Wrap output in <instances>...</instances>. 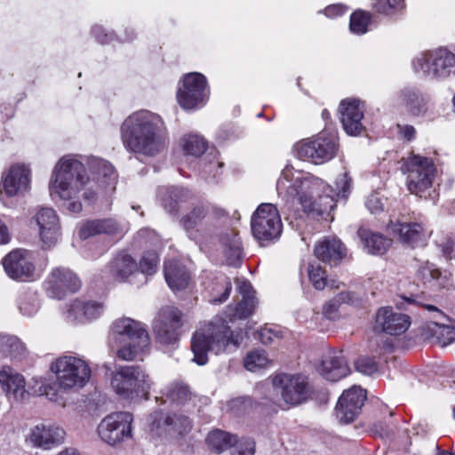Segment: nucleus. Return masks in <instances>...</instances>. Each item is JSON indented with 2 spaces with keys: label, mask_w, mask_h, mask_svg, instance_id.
Instances as JSON below:
<instances>
[{
  "label": "nucleus",
  "mask_w": 455,
  "mask_h": 455,
  "mask_svg": "<svg viewBox=\"0 0 455 455\" xmlns=\"http://www.w3.org/2000/svg\"><path fill=\"white\" fill-rule=\"evenodd\" d=\"M117 175L102 159L91 163L88 173L78 156H63L55 164L49 182L50 196L60 199L108 197L116 190Z\"/></svg>",
  "instance_id": "f257e3e1"
},
{
  "label": "nucleus",
  "mask_w": 455,
  "mask_h": 455,
  "mask_svg": "<svg viewBox=\"0 0 455 455\" xmlns=\"http://www.w3.org/2000/svg\"><path fill=\"white\" fill-rule=\"evenodd\" d=\"M124 146L131 152L156 156L167 148L168 132L163 118L151 111L132 113L121 125Z\"/></svg>",
  "instance_id": "f03ea898"
},
{
  "label": "nucleus",
  "mask_w": 455,
  "mask_h": 455,
  "mask_svg": "<svg viewBox=\"0 0 455 455\" xmlns=\"http://www.w3.org/2000/svg\"><path fill=\"white\" fill-rule=\"evenodd\" d=\"M353 189L352 179L347 172L339 175L335 188H331L324 180L310 173L295 170L287 164L281 172L276 182V191L279 197L283 199H312L323 196L333 199L347 198Z\"/></svg>",
  "instance_id": "7ed1b4c3"
},
{
  "label": "nucleus",
  "mask_w": 455,
  "mask_h": 455,
  "mask_svg": "<svg viewBox=\"0 0 455 455\" xmlns=\"http://www.w3.org/2000/svg\"><path fill=\"white\" fill-rule=\"evenodd\" d=\"M243 339L240 332L233 331L226 320L216 318L200 327L191 339L193 361L199 365L207 363L208 353L216 355L235 350Z\"/></svg>",
  "instance_id": "20e7f679"
},
{
  "label": "nucleus",
  "mask_w": 455,
  "mask_h": 455,
  "mask_svg": "<svg viewBox=\"0 0 455 455\" xmlns=\"http://www.w3.org/2000/svg\"><path fill=\"white\" fill-rule=\"evenodd\" d=\"M108 345L124 361H133L149 347V336L143 323L129 317L116 320L108 335Z\"/></svg>",
  "instance_id": "39448f33"
},
{
  "label": "nucleus",
  "mask_w": 455,
  "mask_h": 455,
  "mask_svg": "<svg viewBox=\"0 0 455 455\" xmlns=\"http://www.w3.org/2000/svg\"><path fill=\"white\" fill-rule=\"evenodd\" d=\"M151 384L149 375L139 365L119 366L111 374V387L117 395L127 400L146 396Z\"/></svg>",
  "instance_id": "423d86ee"
},
{
  "label": "nucleus",
  "mask_w": 455,
  "mask_h": 455,
  "mask_svg": "<svg viewBox=\"0 0 455 455\" xmlns=\"http://www.w3.org/2000/svg\"><path fill=\"white\" fill-rule=\"evenodd\" d=\"M402 170L407 174V189L419 197L432 187L437 172L432 158L414 153L403 159Z\"/></svg>",
  "instance_id": "0eeeda50"
},
{
  "label": "nucleus",
  "mask_w": 455,
  "mask_h": 455,
  "mask_svg": "<svg viewBox=\"0 0 455 455\" xmlns=\"http://www.w3.org/2000/svg\"><path fill=\"white\" fill-rule=\"evenodd\" d=\"M58 387L65 391L83 388L90 380L92 371L88 363L77 356L63 355L51 366Z\"/></svg>",
  "instance_id": "6e6552de"
},
{
  "label": "nucleus",
  "mask_w": 455,
  "mask_h": 455,
  "mask_svg": "<svg viewBox=\"0 0 455 455\" xmlns=\"http://www.w3.org/2000/svg\"><path fill=\"white\" fill-rule=\"evenodd\" d=\"M251 227L254 238L261 245L276 241L283 230L276 206L270 203L259 204L251 216Z\"/></svg>",
  "instance_id": "1a4fd4ad"
},
{
  "label": "nucleus",
  "mask_w": 455,
  "mask_h": 455,
  "mask_svg": "<svg viewBox=\"0 0 455 455\" xmlns=\"http://www.w3.org/2000/svg\"><path fill=\"white\" fill-rule=\"evenodd\" d=\"M296 155L299 159L315 164H322L331 160L339 148L338 138L334 133L321 132L296 143Z\"/></svg>",
  "instance_id": "9d476101"
},
{
  "label": "nucleus",
  "mask_w": 455,
  "mask_h": 455,
  "mask_svg": "<svg viewBox=\"0 0 455 455\" xmlns=\"http://www.w3.org/2000/svg\"><path fill=\"white\" fill-rule=\"evenodd\" d=\"M415 72L438 78H446L455 74V53L447 48H439L434 52L421 54L412 60Z\"/></svg>",
  "instance_id": "9b49d317"
},
{
  "label": "nucleus",
  "mask_w": 455,
  "mask_h": 455,
  "mask_svg": "<svg viewBox=\"0 0 455 455\" xmlns=\"http://www.w3.org/2000/svg\"><path fill=\"white\" fill-rule=\"evenodd\" d=\"M274 391L280 395L287 405H299L311 395V387L307 377L300 374H277L272 380Z\"/></svg>",
  "instance_id": "f8f14e48"
},
{
  "label": "nucleus",
  "mask_w": 455,
  "mask_h": 455,
  "mask_svg": "<svg viewBox=\"0 0 455 455\" xmlns=\"http://www.w3.org/2000/svg\"><path fill=\"white\" fill-rule=\"evenodd\" d=\"M133 416L130 412H113L103 418L98 426L100 438L111 446H116L132 438Z\"/></svg>",
  "instance_id": "ddd939ff"
},
{
  "label": "nucleus",
  "mask_w": 455,
  "mask_h": 455,
  "mask_svg": "<svg viewBox=\"0 0 455 455\" xmlns=\"http://www.w3.org/2000/svg\"><path fill=\"white\" fill-rule=\"evenodd\" d=\"M209 95L206 77L193 72L183 76L182 86L177 92V100L184 109L192 110L204 106Z\"/></svg>",
  "instance_id": "4468645a"
},
{
  "label": "nucleus",
  "mask_w": 455,
  "mask_h": 455,
  "mask_svg": "<svg viewBox=\"0 0 455 455\" xmlns=\"http://www.w3.org/2000/svg\"><path fill=\"white\" fill-rule=\"evenodd\" d=\"M2 264L6 275L13 280L29 282L37 277L32 254L26 250L10 251L2 259Z\"/></svg>",
  "instance_id": "2eb2a0df"
},
{
  "label": "nucleus",
  "mask_w": 455,
  "mask_h": 455,
  "mask_svg": "<svg viewBox=\"0 0 455 455\" xmlns=\"http://www.w3.org/2000/svg\"><path fill=\"white\" fill-rule=\"evenodd\" d=\"M387 230L404 245L415 248L427 244L432 230L422 221H393L387 225Z\"/></svg>",
  "instance_id": "dca6fc26"
},
{
  "label": "nucleus",
  "mask_w": 455,
  "mask_h": 455,
  "mask_svg": "<svg viewBox=\"0 0 455 455\" xmlns=\"http://www.w3.org/2000/svg\"><path fill=\"white\" fill-rule=\"evenodd\" d=\"M181 313L175 307L162 308L153 322V331L157 340L163 344H172L179 337L181 327Z\"/></svg>",
  "instance_id": "f3484780"
},
{
  "label": "nucleus",
  "mask_w": 455,
  "mask_h": 455,
  "mask_svg": "<svg viewBox=\"0 0 455 455\" xmlns=\"http://www.w3.org/2000/svg\"><path fill=\"white\" fill-rule=\"evenodd\" d=\"M81 282L77 275L68 268L56 267L52 270L44 282L47 295L52 299H61L68 292L79 290Z\"/></svg>",
  "instance_id": "a211bd4d"
},
{
  "label": "nucleus",
  "mask_w": 455,
  "mask_h": 455,
  "mask_svg": "<svg viewBox=\"0 0 455 455\" xmlns=\"http://www.w3.org/2000/svg\"><path fill=\"white\" fill-rule=\"evenodd\" d=\"M30 183L31 170L25 164H14L2 176V189L8 197L24 196Z\"/></svg>",
  "instance_id": "6ab92c4d"
},
{
  "label": "nucleus",
  "mask_w": 455,
  "mask_h": 455,
  "mask_svg": "<svg viewBox=\"0 0 455 455\" xmlns=\"http://www.w3.org/2000/svg\"><path fill=\"white\" fill-rule=\"evenodd\" d=\"M34 219L44 247L47 249L53 247L61 237V226L56 212L52 208H41Z\"/></svg>",
  "instance_id": "aec40b11"
},
{
  "label": "nucleus",
  "mask_w": 455,
  "mask_h": 455,
  "mask_svg": "<svg viewBox=\"0 0 455 455\" xmlns=\"http://www.w3.org/2000/svg\"><path fill=\"white\" fill-rule=\"evenodd\" d=\"M366 399L365 390L355 386L343 392L336 406L337 418L344 423H349L360 413Z\"/></svg>",
  "instance_id": "412c9836"
},
{
  "label": "nucleus",
  "mask_w": 455,
  "mask_h": 455,
  "mask_svg": "<svg viewBox=\"0 0 455 455\" xmlns=\"http://www.w3.org/2000/svg\"><path fill=\"white\" fill-rule=\"evenodd\" d=\"M339 118L345 132L352 136L363 130V104L356 99H346L339 104Z\"/></svg>",
  "instance_id": "4be33fe9"
},
{
  "label": "nucleus",
  "mask_w": 455,
  "mask_h": 455,
  "mask_svg": "<svg viewBox=\"0 0 455 455\" xmlns=\"http://www.w3.org/2000/svg\"><path fill=\"white\" fill-rule=\"evenodd\" d=\"M411 324L407 315L395 312L392 307H380L376 314V328L389 335L404 333Z\"/></svg>",
  "instance_id": "5701e85b"
},
{
  "label": "nucleus",
  "mask_w": 455,
  "mask_h": 455,
  "mask_svg": "<svg viewBox=\"0 0 455 455\" xmlns=\"http://www.w3.org/2000/svg\"><path fill=\"white\" fill-rule=\"evenodd\" d=\"M65 435L55 424H40L31 429L28 440L34 446L48 450L63 443Z\"/></svg>",
  "instance_id": "b1692460"
},
{
  "label": "nucleus",
  "mask_w": 455,
  "mask_h": 455,
  "mask_svg": "<svg viewBox=\"0 0 455 455\" xmlns=\"http://www.w3.org/2000/svg\"><path fill=\"white\" fill-rule=\"evenodd\" d=\"M397 104L406 112L414 116H420L428 109V98L419 89L406 86L397 92Z\"/></svg>",
  "instance_id": "393cba45"
},
{
  "label": "nucleus",
  "mask_w": 455,
  "mask_h": 455,
  "mask_svg": "<svg viewBox=\"0 0 455 455\" xmlns=\"http://www.w3.org/2000/svg\"><path fill=\"white\" fill-rule=\"evenodd\" d=\"M104 312L103 303L97 300L76 299L68 308L67 318L73 323H86L99 318Z\"/></svg>",
  "instance_id": "a878e982"
},
{
  "label": "nucleus",
  "mask_w": 455,
  "mask_h": 455,
  "mask_svg": "<svg viewBox=\"0 0 455 455\" xmlns=\"http://www.w3.org/2000/svg\"><path fill=\"white\" fill-rule=\"evenodd\" d=\"M0 384L9 400L21 402L27 395L24 377L10 366L0 371Z\"/></svg>",
  "instance_id": "bb28decb"
},
{
  "label": "nucleus",
  "mask_w": 455,
  "mask_h": 455,
  "mask_svg": "<svg viewBox=\"0 0 455 455\" xmlns=\"http://www.w3.org/2000/svg\"><path fill=\"white\" fill-rule=\"evenodd\" d=\"M153 429L164 428L168 434L181 435L191 429V421L188 416L183 414H164L162 412H155L151 415Z\"/></svg>",
  "instance_id": "cd10ccee"
},
{
  "label": "nucleus",
  "mask_w": 455,
  "mask_h": 455,
  "mask_svg": "<svg viewBox=\"0 0 455 455\" xmlns=\"http://www.w3.org/2000/svg\"><path fill=\"white\" fill-rule=\"evenodd\" d=\"M318 371L327 380L338 381L346 377L350 369L341 352H331L323 357Z\"/></svg>",
  "instance_id": "c85d7f7f"
},
{
  "label": "nucleus",
  "mask_w": 455,
  "mask_h": 455,
  "mask_svg": "<svg viewBox=\"0 0 455 455\" xmlns=\"http://www.w3.org/2000/svg\"><path fill=\"white\" fill-rule=\"evenodd\" d=\"M357 235L363 246V250L369 254L382 255L386 253L392 245L391 239L364 227L358 228Z\"/></svg>",
  "instance_id": "c756f323"
},
{
  "label": "nucleus",
  "mask_w": 455,
  "mask_h": 455,
  "mask_svg": "<svg viewBox=\"0 0 455 455\" xmlns=\"http://www.w3.org/2000/svg\"><path fill=\"white\" fill-rule=\"evenodd\" d=\"M346 247L337 238H324L319 241L314 249L315 257L326 263L336 264L346 255Z\"/></svg>",
  "instance_id": "7c9ffc66"
},
{
  "label": "nucleus",
  "mask_w": 455,
  "mask_h": 455,
  "mask_svg": "<svg viewBox=\"0 0 455 455\" xmlns=\"http://www.w3.org/2000/svg\"><path fill=\"white\" fill-rule=\"evenodd\" d=\"M138 264L126 253L117 254L108 265L107 271L111 278L124 282L138 271Z\"/></svg>",
  "instance_id": "2f4dec72"
},
{
  "label": "nucleus",
  "mask_w": 455,
  "mask_h": 455,
  "mask_svg": "<svg viewBox=\"0 0 455 455\" xmlns=\"http://www.w3.org/2000/svg\"><path fill=\"white\" fill-rule=\"evenodd\" d=\"M220 244L226 262L229 266H238L243 257L241 239L234 230L228 231L220 236Z\"/></svg>",
  "instance_id": "473e14b6"
},
{
  "label": "nucleus",
  "mask_w": 455,
  "mask_h": 455,
  "mask_svg": "<svg viewBox=\"0 0 455 455\" xmlns=\"http://www.w3.org/2000/svg\"><path fill=\"white\" fill-rule=\"evenodd\" d=\"M164 277L169 287L173 291L187 288L190 275L186 267L178 260H169L164 264Z\"/></svg>",
  "instance_id": "72a5a7b5"
},
{
  "label": "nucleus",
  "mask_w": 455,
  "mask_h": 455,
  "mask_svg": "<svg viewBox=\"0 0 455 455\" xmlns=\"http://www.w3.org/2000/svg\"><path fill=\"white\" fill-rule=\"evenodd\" d=\"M119 233H121V229L118 223L111 219L86 221L81 225L78 230L81 239H87L100 234L116 235Z\"/></svg>",
  "instance_id": "f704fd0d"
},
{
  "label": "nucleus",
  "mask_w": 455,
  "mask_h": 455,
  "mask_svg": "<svg viewBox=\"0 0 455 455\" xmlns=\"http://www.w3.org/2000/svg\"><path fill=\"white\" fill-rule=\"evenodd\" d=\"M191 397L192 394L187 385L181 382H173L162 391L159 398L163 403L181 406L189 402Z\"/></svg>",
  "instance_id": "c9c22d12"
},
{
  "label": "nucleus",
  "mask_w": 455,
  "mask_h": 455,
  "mask_svg": "<svg viewBox=\"0 0 455 455\" xmlns=\"http://www.w3.org/2000/svg\"><path fill=\"white\" fill-rule=\"evenodd\" d=\"M236 441V435L220 429L212 430L205 439L209 449L216 453H221L229 449Z\"/></svg>",
  "instance_id": "e433bc0d"
},
{
  "label": "nucleus",
  "mask_w": 455,
  "mask_h": 455,
  "mask_svg": "<svg viewBox=\"0 0 455 455\" xmlns=\"http://www.w3.org/2000/svg\"><path fill=\"white\" fill-rule=\"evenodd\" d=\"M17 306L23 316L32 317L41 308V299L36 291H28L19 296Z\"/></svg>",
  "instance_id": "4c0bfd02"
},
{
  "label": "nucleus",
  "mask_w": 455,
  "mask_h": 455,
  "mask_svg": "<svg viewBox=\"0 0 455 455\" xmlns=\"http://www.w3.org/2000/svg\"><path fill=\"white\" fill-rule=\"evenodd\" d=\"M232 290L230 279L225 275L218 276L209 287L210 301L212 303H222L226 301Z\"/></svg>",
  "instance_id": "58836bf2"
},
{
  "label": "nucleus",
  "mask_w": 455,
  "mask_h": 455,
  "mask_svg": "<svg viewBox=\"0 0 455 455\" xmlns=\"http://www.w3.org/2000/svg\"><path fill=\"white\" fill-rule=\"evenodd\" d=\"M0 353L5 357L17 359L26 353V347L15 336H0Z\"/></svg>",
  "instance_id": "ea45409f"
},
{
  "label": "nucleus",
  "mask_w": 455,
  "mask_h": 455,
  "mask_svg": "<svg viewBox=\"0 0 455 455\" xmlns=\"http://www.w3.org/2000/svg\"><path fill=\"white\" fill-rule=\"evenodd\" d=\"M308 277L316 290H323L326 286L332 289H339L341 283L336 280H328L325 270L320 265H310L308 267Z\"/></svg>",
  "instance_id": "a19ab883"
},
{
  "label": "nucleus",
  "mask_w": 455,
  "mask_h": 455,
  "mask_svg": "<svg viewBox=\"0 0 455 455\" xmlns=\"http://www.w3.org/2000/svg\"><path fill=\"white\" fill-rule=\"evenodd\" d=\"M427 331L443 347L451 344L455 339V329L443 322H431L427 325Z\"/></svg>",
  "instance_id": "79ce46f5"
},
{
  "label": "nucleus",
  "mask_w": 455,
  "mask_h": 455,
  "mask_svg": "<svg viewBox=\"0 0 455 455\" xmlns=\"http://www.w3.org/2000/svg\"><path fill=\"white\" fill-rule=\"evenodd\" d=\"M255 307V300L241 299L235 306H228L225 314L230 322L243 320L252 315Z\"/></svg>",
  "instance_id": "37998d69"
},
{
  "label": "nucleus",
  "mask_w": 455,
  "mask_h": 455,
  "mask_svg": "<svg viewBox=\"0 0 455 455\" xmlns=\"http://www.w3.org/2000/svg\"><path fill=\"white\" fill-rule=\"evenodd\" d=\"M182 148L187 155L198 156L205 152L207 142L198 134H188L182 139Z\"/></svg>",
  "instance_id": "c03bdc74"
},
{
  "label": "nucleus",
  "mask_w": 455,
  "mask_h": 455,
  "mask_svg": "<svg viewBox=\"0 0 455 455\" xmlns=\"http://www.w3.org/2000/svg\"><path fill=\"white\" fill-rule=\"evenodd\" d=\"M270 363L264 350H253L244 358V367L250 371H256Z\"/></svg>",
  "instance_id": "a18cd8bd"
},
{
  "label": "nucleus",
  "mask_w": 455,
  "mask_h": 455,
  "mask_svg": "<svg viewBox=\"0 0 455 455\" xmlns=\"http://www.w3.org/2000/svg\"><path fill=\"white\" fill-rule=\"evenodd\" d=\"M371 7L379 13L392 15L405 8L404 0H373Z\"/></svg>",
  "instance_id": "49530a36"
},
{
  "label": "nucleus",
  "mask_w": 455,
  "mask_h": 455,
  "mask_svg": "<svg viewBox=\"0 0 455 455\" xmlns=\"http://www.w3.org/2000/svg\"><path fill=\"white\" fill-rule=\"evenodd\" d=\"M370 20V12L362 10L355 11L350 17V30L355 34H364L367 31Z\"/></svg>",
  "instance_id": "de8ad7c7"
},
{
  "label": "nucleus",
  "mask_w": 455,
  "mask_h": 455,
  "mask_svg": "<svg viewBox=\"0 0 455 455\" xmlns=\"http://www.w3.org/2000/svg\"><path fill=\"white\" fill-rule=\"evenodd\" d=\"M201 165L202 171L206 176L216 178L218 175L221 173V169L224 166V164L222 161L219 159L217 154H209L202 161Z\"/></svg>",
  "instance_id": "09e8293b"
},
{
  "label": "nucleus",
  "mask_w": 455,
  "mask_h": 455,
  "mask_svg": "<svg viewBox=\"0 0 455 455\" xmlns=\"http://www.w3.org/2000/svg\"><path fill=\"white\" fill-rule=\"evenodd\" d=\"M190 196V191L183 187L162 186L157 189V196L161 199H180Z\"/></svg>",
  "instance_id": "8fccbe9b"
},
{
  "label": "nucleus",
  "mask_w": 455,
  "mask_h": 455,
  "mask_svg": "<svg viewBox=\"0 0 455 455\" xmlns=\"http://www.w3.org/2000/svg\"><path fill=\"white\" fill-rule=\"evenodd\" d=\"M417 275L424 283H430L439 279L441 271L435 264L426 260L419 264Z\"/></svg>",
  "instance_id": "3c124183"
},
{
  "label": "nucleus",
  "mask_w": 455,
  "mask_h": 455,
  "mask_svg": "<svg viewBox=\"0 0 455 455\" xmlns=\"http://www.w3.org/2000/svg\"><path fill=\"white\" fill-rule=\"evenodd\" d=\"M304 213L312 219L323 217L327 212V207L323 206L322 201H298Z\"/></svg>",
  "instance_id": "603ef678"
},
{
  "label": "nucleus",
  "mask_w": 455,
  "mask_h": 455,
  "mask_svg": "<svg viewBox=\"0 0 455 455\" xmlns=\"http://www.w3.org/2000/svg\"><path fill=\"white\" fill-rule=\"evenodd\" d=\"M158 262L159 258L156 251H147L140 263L141 272L146 275H153L157 269Z\"/></svg>",
  "instance_id": "864d4df0"
},
{
  "label": "nucleus",
  "mask_w": 455,
  "mask_h": 455,
  "mask_svg": "<svg viewBox=\"0 0 455 455\" xmlns=\"http://www.w3.org/2000/svg\"><path fill=\"white\" fill-rule=\"evenodd\" d=\"M229 449H231V455H254L255 442L251 439H237Z\"/></svg>",
  "instance_id": "5fc2aeb1"
},
{
  "label": "nucleus",
  "mask_w": 455,
  "mask_h": 455,
  "mask_svg": "<svg viewBox=\"0 0 455 455\" xmlns=\"http://www.w3.org/2000/svg\"><path fill=\"white\" fill-rule=\"evenodd\" d=\"M355 367L357 371L365 374L371 375L378 371V363L373 358L368 356H362L355 362Z\"/></svg>",
  "instance_id": "6e6d98bb"
},
{
  "label": "nucleus",
  "mask_w": 455,
  "mask_h": 455,
  "mask_svg": "<svg viewBox=\"0 0 455 455\" xmlns=\"http://www.w3.org/2000/svg\"><path fill=\"white\" fill-rule=\"evenodd\" d=\"M204 217V211L201 208H196L189 215L183 218L182 224L189 231L194 228L197 223Z\"/></svg>",
  "instance_id": "4d7b16f0"
},
{
  "label": "nucleus",
  "mask_w": 455,
  "mask_h": 455,
  "mask_svg": "<svg viewBox=\"0 0 455 455\" xmlns=\"http://www.w3.org/2000/svg\"><path fill=\"white\" fill-rule=\"evenodd\" d=\"M204 217V211L201 208H196L189 215L183 218L182 224L189 231L194 228L197 223Z\"/></svg>",
  "instance_id": "13d9d810"
},
{
  "label": "nucleus",
  "mask_w": 455,
  "mask_h": 455,
  "mask_svg": "<svg viewBox=\"0 0 455 455\" xmlns=\"http://www.w3.org/2000/svg\"><path fill=\"white\" fill-rule=\"evenodd\" d=\"M235 283L239 293L242 295V299L255 300L254 291L249 281L237 278Z\"/></svg>",
  "instance_id": "bf43d9fd"
},
{
  "label": "nucleus",
  "mask_w": 455,
  "mask_h": 455,
  "mask_svg": "<svg viewBox=\"0 0 455 455\" xmlns=\"http://www.w3.org/2000/svg\"><path fill=\"white\" fill-rule=\"evenodd\" d=\"M339 307V302L333 298L323 305V314L329 319H334L337 316Z\"/></svg>",
  "instance_id": "052dcab7"
},
{
  "label": "nucleus",
  "mask_w": 455,
  "mask_h": 455,
  "mask_svg": "<svg viewBox=\"0 0 455 455\" xmlns=\"http://www.w3.org/2000/svg\"><path fill=\"white\" fill-rule=\"evenodd\" d=\"M279 333L271 329H264L259 332V339L265 345L272 344L275 339H279Z\"/></svg>",
  "instance_id": "680f3d73"
},
{
  "label": "nucleus",
  "mask_w": 455,
  "mask_h": 455,
  "mask_svg": "<svg viewBox=\"0 0 455 455\" xmlns=\"http://www.w3.org/2000/svg\"><path fill=\"white\" fill-rule=\"evenodd\" d=\"M334 299L339 302V306L342 304H355L357 302V297L351 291H341L337 294Z\"/></svg>",
  "instance_id": "e2e57ef3"
},
{
  "label": "nucleus",
  "mask_w": 455,
  "mask_h": 455,
  "mask_svg": "<svg viewBox=\"0 0 455 455\" xmlns=\"http://www.w3.org/2000/svg\"><path fill=\"white\" fill-rule=\"evenodd\" d=\"M347 12V8L341 4H332L325 8L324 14L327 17L334 18L340 16Z\"/></svg>",
  "instance_id": "0e129e2a"
},
{
  "label": "nucleus",
  "mask_w": 455,
  "mask_h": 455,
  "mask_svg": "<svg viewBox=\"0 0 455 455\" xmlns=\"http://www.w3.org/2000/svg\"><path fill=\"white\" fill-rule=\"evenodd\" d=\"M442 251L443 256L446 259H455V241L451 239H448L443 245H442Z\"/></svg>",
  "instance_id": "69168bd1"
},
{
  "label": "nucleus",
  "mask_w": 455,
  "mask_h": 455,
  "mask_svg": "<svg viewBox=\"0 0 455 455\" xmlns=\"http://www.w3.org/2000/svg\"><path fill=\"white\" fill-rule=\"evenodd\" d=\"M92 33L100 44H108L111 40V35L105 33L101 27L93 28Z\"/></svg>",
  "instance_id": "338daca9"
},
{
  "label": "nucleus",
  "mask_w": 455,
  "mask_h": 455,
  "mask_svg": "<svg viewBox=\"0 0 455 455\" xmlns=\"http://www.w3.org/2000/svg\"><path fill=\"white\" fill-rule=\"evenodd\" d=\"M366 208L371 214L378 215L383 212V205L381 201H367Z\"/></svg>",
  "instance_id": "774afa93"
}]
</instances>
